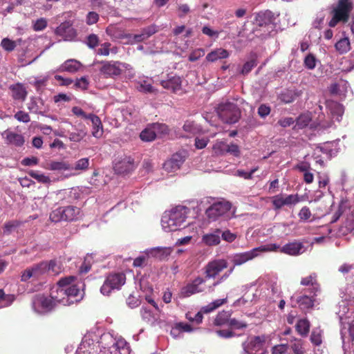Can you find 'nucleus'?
Masks as SVG:
<instances>
[{"label": "nucleus", "mask_w": 354, "mask_h": 354, "mask_svg": "<svg viewBox=\"0 0 354 354\" xmlns=\"http://www.w3.org/2000/svg\"><path fill=\"white\" fill-rule=\"evenodd\" d=\"M228 326L232 329H242L248 326L246 322L239 321L235 318H231L229 322Z\"/></svg>", "instance_id": "obj_51"}, {"label": "nucleus", "mask_w": 354, "mask_h": 354, "mask_svg": "<svg viewBox=\"0 0 354 354\" xmlns=\"http://www.w3.org/2000/svg\"><path fill=\"white\" fill-rule=\"evenodd\" d=\"M221 237L222 239L229 243H232L236 238V234L231 232L229 230H225L224 232H221Z\"/></svg>", "instance_id": "obj_63"}, {"label": "nucleus", "mask_w": 354, "mask_h": 354, "mask_svg": "<svg viewBox=\"0 0 354 354\" xmlns=\"http://www.w3.org/2000/svg\"><path fill=\"white\" fill-rule=\"evenodd\" d=\"M299 196L296 194H277L272 198V204L274 210L281 209L283 206H294L300 202Z\"/></svg>", "instance_id": "obj_10"}, {"label": "nucleus", "mask_w": 354, "mask_h": 354, "mask_svg": "<svg viewBox=\"0 0 354 354\" xmlns=\"http://www.w3.org/2000/svg\"><path fill=\"white\" fill-rule=\"evenodd\" d=\"M205 283V278L197 277L181 289L182 297H189L192 295L205 292L206 289Z\"/></svg>", "instance_id": "obj_13"}, {"label": "nucleus", "mask_w": 354, "mask_h": 354, "mask_svg": "<svg viewBox=\"0 0 354 354\" xmlns=\"http://www.w3.org/2000/svg\"><path fill=\"white\" fill-rule=\"evenodd\" d=\"M205 50L203 48H197L193 50L189 55L188 59L190 62H195L204 56Z\"/></svg>", "instance_id": "obj_58"}, {"label": "nucleus", "mask_w": 354, "mask_h": 354, "mask_svg": "<svg viewBox=\"0 0 354 354\" xmlns=\"http://www.w3.org/2000/svg\"><path fill=\"white\" fill-rule=\"evenodd\" d=\"M28 174L30 176L35 178L41 183L48 184L51 181L48 176L44 175V174H39L38 171L34 170L29 171Z\"/></svg>", "instance_id": "obj_46"}, {"label": "nucleus", "mask_w": 354, "mask_h": 354, "mask_svg": "<svg viewBox=\"0 0 354 354\" xmlns=\"http://www.w3.org/2000/svg\"><path fill=\"white\" fill-rule=\"evenodd\" d=\"M221 230H217L214 233L204 235L203 240L208 245H216L221 242Z\"/></svg>", "instance_id": "obj_36"}, {"label": "nucleus", "mask_w": 354, "mask_h": 354, "mask_svg": "<svg viewBox=\"0 0 354 354\" xmlns=\"http://www.w3.org/2000/svg\"><path fill=\"white\" fill-rule=\"evenodd\" d=\"M115 350H118L119 352L120 351H126V353L129 352V344L124 339H118L113 345Z\"/></svg>", "instance_id": "obj_53"}, {"label": "nucleus", "mask_w": 354, "mask_h": 354, "mask_svg": "<svg viewBox=\"0 0 354 354\" xmlns=\"http://www.w3.org/2000/svg\"><path fill=\"white\" fill-rule=\"evenodd\" d=\"M1 47L8 52H12L17 46V41L8 38H3L1 41Z\"/></svg>", "instance_id": "obj_48"}, {"label": "nucleus", "mask_w": 354, "mask_h": 354, "mask_svg": "<svg viewBox=\"0 0 354 354\" xmlns=\"http://www.w3.org/2000/svg\"><path fill=\"white\" fill-rule=\"evenodd\" d=\"M15 118L19 122L28 123L30 121V115L28 113L23 111H19L15 114Z\"/></svg>", "instance_id": "obj_60"}, {"label": "nucleus", "mask_w": 354, "mask_h": 354, "mask_svg": "<svg viewBox=\"0 0 354 354\" xmlns=\"http://www.w3.org/2000/svg\"><path fill=\"white\" fill-rule=\"evenodd\" d=\"M80 216V209L73 205L58 207L50 214V221L55 223L62 221H77Z\"/></svg>", "instance_id": "obj_5"}, {"label": "nucleus", "mask_w": 354, "mask_h": 354, "mask_svg": "<svg viewBox=\"0 0 354 354\" xmlns=\"http://www.w3.org/2000/svg\"><path fill=\"white\" fill-rule=\"evenodd\" d=\"M66 290L64 287L57 283V286L54 287L50 290V295L52 299L53 300L55 306L57 304H61L64 306H68Z\"/></svg>", "instance_id": "obj_19"}, {"label": "nucleus", "mask_w": 354, "mask_h": 354, "mask_svg": "<svg viewBox=\"0 0 354 354\" xmlns=\"http://www.w3.org/2000/svg\"><path fill=\"white\" fill-rule=\"evenodd\" d=\"M32 305L34 310L39 313L51 311L55 304L51 297H46L43 295H37L32 298Z\"/></svg>", "instance_id": "obj_14"}, {"label": "nucleus", "mask_w": 354, "mask_h": 354, "mask_svg": "<svg viewBox=\"0 0 354 354\" xmlns=\"http://www.w3.org/2000/svg\"><path fill=\"white\" fill-rule=\"evenodd\" d=\"M189 212V208L185 206H177L169 213L165 214L161 220L163 230L166 232H175L185 227Z\"/></svg>", "instance_id": "obj_1"}, {"label": "nucleus", "mask_w": 354, "mask_h": 354, "mask_svg": "<svg viewBox=\"0 0 354 354\" xmlns=\"http://www.w3.org/2000/svg\"><path fill=\"white\" fill-rule=\"evenodd\" d=\"M258 64L257 56L256 54L251 55L250 59L247 61L243 66L241 74L246 75Z\"/></svg>", "instance_id": "obj_38"}, {"label": "nucleus", "mask_w": 354, "mask_h": 354, "mask_svg": "<svg viewBox=\"0 0 354 354\" xmlns=\"http://www.w3.org/2000/svg\"><path fill=\"white\" fill-rule=\"evenodd\" d=\"M183 129L188 133L185 136L187 137L191 135H195L199 131V129L193 121L187 120L183 124Z\"/></svg>", "instance_id": "obj_45"}, {"label": "nucleus", "mask_w": 354, "mask_h": 354, "mask_svg": "<svg viewBox=\"0 0 354 354\" xmlns=\"http://www.w3.org/2000/svg\"><path fill=\"white\" fill-rule=\"evenodd\" d=\"M228 266L227 261L225 259H216L209 261L204 267L205 279H214L222 270Z\"/></svg>", "instance_id": "obj_15"}, {"label": "nucleus", "mask_w": 354, "mask_h": 354, "mask_svg": "<svg viewBox=\"0 0 354 354\" xmlns=\"http://www.w3.org/2000/svg\"><path fill=\"white\" fill-rule=\"evenodd\" d=\"M302 95V91L298 89H286L281 92L279 96V100L285 103L290 104Z\"/></svg>", "instance_id": "obj_22"}, {"label": "nucleus", "mask_w": 354, "mask_h": 354, "mask_svg": "<svg viewBox=\"0 0 354 354\" xmlns=\"http://www.w3.org/2000/svg\"><path fill=\"white\" fill-rule=\"evenodd\" d=\"M310 322L306 318L298 320L295 326L297 332L303 337L307 336L310 330Z\"/></svg>", "instance_id": "obj_34"}, {"label": "nucleus", "mask_w": 354, "mask_h": 354, "mask_svg": "<svg viewBox=\"0 0 354 354\" xmlns=\"http://www.w3.org/2000/svg\"><path fill=\"white\" fill-rule=\"evenodd\" d=\"M89 165V159L88 158H83L78 160L73 167V169L77 171H85L88 169Z\"/></svg>", "instance_id": "obj_49"}, {"label": "nucleus", "mask_w": 354, "mask_h": 354, "mask_svg": "<svg viewBox=\"0 0 354 354\" xmlns=\"http://www.w3.org/2000/svg\"><path fill=\"white\" fill-rule=\"evenodd\" d=\"M288 349L287 344H279L272 348L270 353H266V354H285Z\"/></svg>", "instance_id": "obj_57"}, {"label": "nucleus", "mask_w": 354, "mask_h": 354, "mask_svg": "<svg viewBox=\"0 0 354 354\" xmlns=\"http://www.w3.org/2000/svg\"><path fill=\"white\" fill-rule=\"evenodd\" d=\"M284 254L297 256L304 252V245L299 241H293L284 245L280 250Z\"/></svg>", "instance_id": "obj_21"}, {"label": "nucleus", "mask_w": 354, "mask_h": 354, "mask_svg": "<svg viewBox=\"0 0 354 354\" xmlns=\"http://www.w3.org/2000/svg\"><path fill=\"white\" fill-rule=\"evenodd\" d=\"M231 315L230 311L223 310L219 312L214 318L213 324L216 326H228Z\"/></svg>", "instance_id": "obj_27"}, {"label": "nucleus", "mask_w": 354, "mask_h": 354, "mask_svg": "<svg viewBox=\"0 0 354 354\" xmlns=\"http://www.w3.org/2000/svg\"><path fill=\"white\" fill-rule=\"evenodd\" d=\"M217 113L222 121L228 124L236 123L240 118L237 105L230 102L220 104L217 108Z\"/></svg>", "instance_id": "obj_7"}, {"label": "nucleus", "mask_w": 354, "mask_h": 354, "mask_svg": "<svg viewBox=\"0 0 354 354\" xmlns=\"http://www.w3.org/2000/svg\"><path fill=\"white\" fill-rule=\"evenodd\" d=\"M187 158L185 151H180L174 153L171 157L163 164V169L170 173L178 170Z\"/></svg>", "instance_id": "obj_16"}, {"label": "nucleus", "mask_w": 354, "mask_h": 354, "mask_svg": "<svg viewBox=\"0 0 354 354\" xmlns=\"http://www.w3.org/2000/svg\"><path fill=\"white\" fill-rule=\"evenodd\" d=\"M48 25V21L46 18L41 17L35 21H32V29L36 31L44 30Z\"/></svg>", "instance_id": "obj_47"}, {"label": "nucleus", "mask_w": 354, "mask_h": 354, "mask_svg": "<svg viewBox=\"0 0 354 354\" xmlns=\"http://www.w3.org/2000/svg\"><path fill=\"white\" fill-rule=\"evenodd\" d=\"M271 111V109L269 106H267L266 104H262L259 106L258 108V115L262 118H265L266 116H268Z\"/></svg>", "instance_id": "obj_62"}, {"label": "nucleus", "mask_w": 354, "mask_h": 354, "mask_svg": "<svg viewBox=\"0 0 354 354\" xmlns=\"http://www.w3.org/2000/svg\"><path fill=\"white\" fill-rule=\"evenodd\" d=\"M82 64L75 59H68L62 66V71L75 73L81 68Z\"/></svg>", "instance_id": "obj_35"}, {"label": "nucleus", "mask_w": 354, "mask_h": 354, "mask_svg": "<svg viewBox=\"0 0 354 354\" xmlns=\"http://www.w3.org/2000/svg\"><path fill=\"white\" fill-rule=\"evenodd\" d=\"M226 302H227V298L216 299L214 301L209 303L208 305L203 306L202 308V310L205 313H209L216 310V308H218L223 304H225Z\"/></svg>", "instance_id": "obj_41"}, {"label": "nucleus", "mask_w": 354, "mask_h": 354, "mask_svg": "<svg viewBox=\"0 0 354 354\" xmlns=\"http://www.w3.org/2000/svg\"><path fill=\"white\" fill-rule=\"evenodd\" d=\"M46 265L47 273L52 275H58L62 271V263L57 259H51L50 261H44Z\"/></svg>", "instance_id": "obj_30"}, {"label": "nucleus", "mask_w": 354, "mask_h": 354, "mask_svg": "<svg viewBox=\"0 0 354 354\" xmlns=\"http://www.w3.org/2000/svg\"><path fill=\"white\" fill-rule=\"evenodd\" d=\"M101 66L99 68L100 74L105 78H113L118 76L122 73L121 65L120 62L116 61H101L98 62Z\"/></svg>", "instance_id": "obj_11"}, {"label": "nucleus", "mask_w": 354, "mask_h": 354, "mask_svg": "<svg viewBox=\"0 0 354 354\" xmlns=\"http://www.w3.org/2000/svg\"><path fill=\"white\" fill-rule=\"evenodd\" d=\"M171 248L167 247H157L152 248L149 254L151 257L162 260L168 257L171 253Z\"/></svg>", "instance_id": "obj_28"}, {"label": "nucleus", "mask_w": 354, "mask_h": 354, "mask_svg": "<svg viewBox=\"0 0 354 354\" xmlns=\"http://www.w3.org/2000/svg\"><path fill=\"white\" fill-rule=\"evenodd\" d=\"M111 44L109 42H104L101 44L100 48L97 50V53L100 55L108 56L110 54Z\"/></svg>", "instance_id": "obj_61"}, {"label": "nucleus", "mask_w": 354, "mask_h": 354, "mask_svg": "<svg viewBox=\"0 0 354 354\" xmlns=\"http://www.w3.org/2000/svg\"><path fill=\"white\" fill-rule=\"evenodd\" d=\"M140 138L142 141L151 142L156 139V135L153 128V125L151 127L146 128L142 130L140 134Z\"/></svg>", "instance_id": "obj_40"}, {"label": "nucleus", "mask_w": 354, "mask_h": 354, "mask_svg": "<svg viewBox=\"0 0 354 354\" xmlns=\"http://www.w3.org/2000/svg\"><path fill=\"white\" fill-rule=\"evenodd\" d=\"M232 208V204L229 201H223L213 203L206 210L207 216L212 220L215 221L218 217L225 215Z\"/></svg>", "instance_id": "obj_12"}, {"label": "nucleus", "mask_w": 354, "mask_h": 354, "mask_svg": "<svg viewBox=\"0 0 354 354\" xmlns=\"http://www.w3.org/2000/svg\"><path fill=\"white\" fill-rule=\"evenodd\" d=\"M30 268L33 273V278L36 280H38L41 276L47 273L46 265L44 261L34 264Z\"/></svg>", "instance_id": "obj_33"}, {"label": "nucleus", "mask_w": 354, "mask_h": 354, "mask_svg": "<svg viewBox=\"0 0 354 354\" xmlns=\"http://www.w3.org/2000/svg\"><path fill=\"white\" fill-rule=\"evenodd\" d=\"M89 84V82L86 77H82L79 79H77L75 84V88H80L82 90H86L88 88Z\"/></svg>", "instance_id": "obj_54"}, {"label": "nucleus", "mask_w": 354, "mask_h": 354, "mask_svg": "<svg viewBox=\"0 0 354 354\" xmlns=\"http://www.w3.org/2000/svg\"><path fill=\"white\" fill-rule=\"evenodd\" d=\"M317 59L315 56L309 53L304 59V66L306 68L313 70L316 66Z\"/></svg>", "instance_id": "obj_50"}, {"label": "nucleus", "mask_w": 354, "mask_h": 354, "mask_svg": "<svg viewBox=\"0 0 354 354\" xmlns=\"http://www.w3.org/2000/svg\"><path fill=\"white\" fill-rule=\"evenodd\" d=\"M296 302L301 310L311 308L314 306V299L306 295L299 297Z\"/></svg>", "instance_id": "obj_39"}, {"label": "nucleus", "mask_w": 354, "mask_h": 354, "mask_svg": "<svg viewBox=\"0 0 354 354\" xmlns=\"http://www.w3.org/2000/svg\"><path fill=\"white\" fill-rule=\"evenodd\" d=\"M229 55L230 53L227 50L219 48L209 53L206 56V59L209 62H214L218 59L227 58Z\"/></svg>", "instance_id": "obj_25"}, {"label": "nucleus", "mask_w": 354, "mask_h": 354, "mask_svg": "<svg viewBox=\"0 0 354 354\" xmlns=\"http://www.w3.org/2000/svg\"><path fill=\"white\" fill-rule=\"evenodd\" d=\"M99 41L100 40L98 36L95 34L92 33L86 37V44L88 46V48L93 49L98 46Z\"/></svg>", "instance_id": "obj_52"}, {"label": "nucleus", "mask_w": 354, "mask_h": 354, "mask_svg": "<svg viewBox=\"0 0 354 354\" xmlns=\"http://www.w3.org/2000/svg\"><path fill=\"white\" fill-rule=\"evenodd\" d=\"M266 339L265 335L253 337L248 343L243 344V350L248 354H266Z\"/></svg>", "instance_id": "obj_9"}, {"label": "nucleus", "mask_w": 354, "mask_h": 354, "mask_svg": "<svg viewBox=\"0 0 354 354\" xmlns=\"http://www.w3.org/2000/svg\"><path fill=\"white\" fill-rule=\"evenodd\" d=\"M12 96L15 100L24 101L27 96V91L22 84L17 83L10 86Z\"/></svg>", "instance_id": "obj_24"}, {"label": "nucleus", "mask_w": 354, "mask_h": 354, "mask_svg": "<svg viewBox=\"0 0 354 354\" xmlns=\"http://www.w3.org/2000/svg\"><path fill=\"white\" fill-rule=\"evenodd\" d=\"M99 19L100 17L97 12L94 11H90L86 16V23L89 26L93 25L99 21Z\"/></svg>", "instance_id": "obj_56"}, {"label": "nucleus", "mask_w": 354, "mask_h": 354, "mask_svg": "<svg viewBox=\"0 0 354 354\" xmlns=\"http://www.w3.org/2000/svg\"><path fill=\"white\" fill-rule=\"evenodd\" d=\"M126 281V275L122 272L112 273L107 276L100 288L101 292L109 295L113 290H119Z\"/></svg>", "instance_id": "obj_8"}, {"label": "nucleus", "mask_w": 354, "mask_h": 354, "mask_svg": "<svg viewBox=\"0 0 354 354\" xmlns=\"http://www.w3.org/2000/svg\"><path fill=\"white\" fill-rule=\"evenodd\" d=\"M274 14L270 10L260 12L257 14L253 32L259 37H265L270 34L274 28Z\"/></svg>", "instance_id": "obj_2"}, {"label": "nucleus", "mask_w": 354, "mask_h": 354, "mask_svg": "<svg viewBox=\"0 0 354 354\" xmlns=\"http://www.w3.org/2000/svg\"><path fill=\"white\" fill-rule=\"evenodd\" d=\"M55 33L66 41H71L77 36L76 30L73 27V24L70 21H66L62 23L57 27Z\"/></svg>", "instance_id": "obj_17"}, {"label": "nucleus", "mask_w": 354, "mask_h": 354, "mask_svg": "<svg viewBox=\"0 0 354 354\" xmlns=\"http://www.w3.org/2000/svg\"><path fill=\"white\" fill-rule=\"evenodd\" d=\"M88 134L87 129L84 125L80 124L77 132H71L69 133L68 138L74 142H80Z\"/></svg>", "instance_id": "obj_31"}, {"label": "nucleus", "mask_w": 354, "mask_h": 354, "mask_svg": "<svg viewBox=\"0 0 354 354\" xmlns=\"http://www.w3.org/2000/svg\"><path fill=\"white\" fill-rule=\"evenodd\" d=\"M156 132V137H165L169 133V129L165 124L154 123L152 124Z\"/></svg>", "instance_id": "obj_44"}, {"label": "nucleus", "mask_w": 354, "mask_h": 354, "mask_svg": "<svg viewBox=\"0 0 354 354\" xmlns=\"http://www.w3.org/2000/svg\"><path fill=\"white\" fill-rule=\"evenodd\" d=\"M335 48L339 54L346 53L351 49V43L348 37L340 39L335 44Z\"/></svg>", "instance_id": "obj_37"}, {"label": "nucleus", "mask_w": 354, "mask_h": 354, "mask_svg": "<svg viewBox=\"0 0 354 354\" xmlns=\"http://www.w3.org/2000/svg\"><path fill=\"white\" fill-rule=\"evenodd\" d=\"M136 88L138 91L145 93H153L156 91L154 87L147 80L138 82L136 85Z\"/></svg>", "instance_id": "obj_43"}, {"label": "nucleus", "mask_w": 354, "mask_h": 354, "mask_svg": "<svg viewBox=\"0 0 354 354\" xmlns=\"http://www.w3.org/2000/svg\"><path fill=\"white\" fill-rule=\"evenodd\" d=\"M157 31L156 26H151L149 27H147L144 28L140 34H136L133 35V39L137 42L142 41L147 39H148L149 37H151L152 35L156 33Z\"/></svg>", "instance_id": "obj_32"}, {"label": "nucleus", "mask_w": 354, "mask_h": 354, "mask_svg": "<svg viewBox=\"0 0 354 354\" xmlns=\"http://www.w3.org/2000/svg\"><path fill=\"white\" fill-rule=\"evenodd\" d=\"M181 79L178 76H172L168 80H161L160 84L165 89L170 90L174 93L181 89Z\"/></svg>", "instance_id": "obj_23"}, {"label": "nucleus", "mask_w": 354, "mask_h": 354, "mask_svg": "<svg viewBox=\"0 0 354 354\" xmlns=\"http://www.w3.org/2000/svg\"><path fill=\"white\" fill-rule=\"evenodd\" d=\"M310 341L315 346H319L322 344V335L318 331L313 330L310 335Z\"/></svg>", "instance_id": "obj_64"}, {"label": "nucleus", "mask_w": 354, "mask_h": 354, "mask_svg": "<svg viewBox=\"0 0 354 354\" xmlns=\"http://www.w3.org/2000/svg\"><path fill=\"white\" fill-rule=\"evenodd\" d=\"M258 167L253 168L250 170V171L247 172L241 169H239L236 171V176L243 178L244 179H252V175L257 171Z\"/></svg>", "instance_id": "obj_59"}, {"label": "nucleus", "mask_w": 354, "mask_h": 354, "mask_svg": "<svg viewBox=\"0 0 354 354\" xmlns=\"http://www.w3.org/2000/svg\"><path fill=\"white\" fill-rule=\"evenodd\" d=\"M353 8L352 0H338L331 11L333 17L328 22V26L333 28L340 22L346 23Z\"/></svg>", "instance_id": "obj_3"}, {"label": "nucleus", "mask_w": 354, "mask_h": 354, "mask_svg": "<svg viewBox=\"0 0 354 354\" xmlns=\"http://www.w3.org/2000/svg\"><path fill=\"white\" fill-rule=\"evenodd\" d=\"M1 135L8 145L19 147H22L25 142L24 137L21 134L9 130L4 131Z\"/></svg>", "instance_id": "obj_20"}, {"label": "nucleus", "mask_w": 354, "mask_h": 354, "mask_svg": "<svg viewBox=\"0 0 354 354\" xmlns=\"http://www.w3.org/2000/svg\"><path fill=\"white\" fill-rule=\"evenodd\" d=\"M135 169L134 160L131 157H125L115 163L113 169L120 175H127Z\"/></svg>", "instance_id": "obj_18"}, {"label": "nucleus", "mask_w": 354, "mask_h": 354, "mask_svg": "<svg viewBox=\"0 0 354 354\" xmlns=\"http://www.w3.org/2000/svg\"><path fill=\"white\" fill-rule=\"evenodd\" d=\"M311 211L310 208L307 206L303 207L298 214L299 219L303 221H308L311 217Z\"/></svg>", "instance_id": "obj_55"}, {"label": "nucleus", "mask_w": 354, "mask_h": 354, "mask_svg": "<svg viewBox=\"0 0 354 354\" xmlns=\"http://www.w3.org/2000/svg\"><path fill=\"white\" fill-rule=\"evenodd\" d=\"M279 248V246L276 244H270L261 245L248 252L235 254L232 258V263L234 266H241L257 257L259 252L276 251Z\"/></svg>", "instance_id": "obj_6"}, {"label": "nucleus", "mask_w": 354, "mask_h": 354, "mask_svg": "<svg viewBox=\"0 0 354 354\" xmlns=\"http://www.w3.org/2000/svg\"><path fill=\"white\" fill-rule=\"evenodd\" d=\"M227 144L223 141H216L213 147L212 151L214 156H223L227 153Z\"/></svg>", "instance_id": "obj_42"}, {"label": "nucleus", "mask_w": 354, "mask_h": 354, "mask_svg": "<svg viewBox=\"0 0 354 354\" xmlns=\"http://www.w3.org/2000/svg\"><path fill=\"white\" fill-rule=\"evenodd\" d=\"M72 112L74 115L77 117H81L84 119H88L91 121L92 124L95 125L100 124V118L93 113L86 114L80 107L73 106L72 108Z\"/></svg>", "instance_id": "obj_26"}, {"label": "nucleus", "mask_w": 354, "mask_h": 354, "mask_svg": "<svg viewBox=\"0 0 354 354\" xmlns=\"http://www.w3.org/2000/svg\"><path fill=\"white\" fill-rule=\"evenodd\" d=\"M48 169L52 171H70L73 167L67 161H51L48 163Z\"/></svg>", "instance_id": "obj_29"}, {"label": "nucleus", "mask_w": 354, "mask_h": 354, "mask_svg": "<svg viewBox=\"0 0 354 354\" xmlns=\"http://www.w3.org/2000/svg\"><path fill=\"white\" fill-rule=\"evenodd\" d=\"M76 277L68 276L61 278L57 282V284H59L67 290L66 295L68 306L80 301L83 297L82 290L76 283Z\"/></svg>", "instance_id": "obj_4"}]
</instances>
